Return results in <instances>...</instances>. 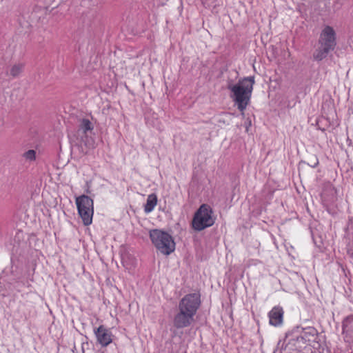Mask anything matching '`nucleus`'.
I'll return each instance as SVG.
<instances>
[{
	"label": "nucleus",
	"instance_id": "obj_9",
	"mask_svg": "<svg viewBox=\"0 0 353 353\" xmlns=\"http://www.w3.org/2000/svg\"><path fill=\"white\" fill-rule=\"evenodd\" d=\"M270 324L274 326L281 325L283 323V310L281 307L275 306L268 313Z\"/></svg>",
	"mask_w": 353,
	"mask_h": 353
},
{
	"label": "nucleus",
	"instance_id": "obj_13",
	"mask_svg": "<svg viewBox=\"0 0 353 353\" xmlns=\"http://www.w3.org/2000/svg\"><path fill=\"white\" fill-rule=\"evenodd\" d=\"M78 213L81 218L83 223L85 225H89L92 222V216L94 210H87L84 211V210L77 209Z\"/></svg>",
	"mask_w": 353,
	"mask_h": 353
},
{
	"label": "nucleus",
	"instance_id": "obj_17",
	"mask_svg": "<svg viewBox=\"0 0 353 353\" xmlns=\"http://www.w3.org/2000/svg\"><path fill=\"white\" fill-rule=\"evenodd\" d=\"M353 321V316H347L343 322V329L348 327L350 324Z\"/></svg>",
	"mask_w": 353,
	"mask_h": 353
},
{
	"label": "nucleus",
	"instance_id": "obj_12",
	"mask_svg": "<svg viewBox=\"0 0 353 353\" xmlns=\"http://www.w3.org/2000/svg\"><path fill=\"white\" fill-rule=\"evenodd\" d=\"M94 127L90 121L88 119H83L79 125L78 132L87 135L88 132H91Z\"/></svg>",
	"mask_w": 353,
	"mask_h": 353
},
{
	"label": "nucleus",
	"instance_id": "obj_16",
	"mask_svg": "<svg viewBox=\"0 0 353 353\" xmlns=\"http://www.w3.org/2000/svg\"><path fill=\"white\" fill-rule=\"evenodd\" d=\"M307 164L312 168H316L319 165V159L315 155L311 156L308 159Z\"/></svg>",
	"mask_w": 353,
	"mask_h": 353
},
{
	"label": "nucleus",
	"instance_id": "obj_8",
	"mask_svg": "<svg viewBox=\"0 0 353 353\" xmlns=\"http://www.w3.org/2000/svg\"><path fill=\"white\" fill-rule=\"evenodd\" d=\"M300 330H301V335L297 336L296 341H302L304 343L312 341L317 334L316 330L313 327H308L305 328L296 327L293 330V332H299Z\"/></svg>",
	"mask_w": 353,
	"mask_h": 353
},
{
	"label": "nucleus",
	"instance_id": "obj_5",
	"mask_svg": "<svg viewBox=\"0 0 353 353\" xmlns=\"http://www.w3.org/2000/svg\"><path fill=\"white\" fill-rule=\"evenodd\" d=\"M200 297L199 293L186 294L179 301L177 308L194 316L201 305Z\"/></svg>",
	"mask_w": 353,
	"mask_h": 353
},
{
	"label": "nucleus",
	"instance_id": "obj_14",
	"mask_svg": "<svg viewBox=\"0 0 353 353\" xmlns=\"http://www.w3.org/2000/svg\"><path fill=\"white\" fill-rule=\"evenodd\" d=\"M24 68V64L16 63L13 65L10 69V75L12 78H16L20 75Z\"/></svg>",
	"mask_w": 353,
	"mask_h": 353
},
{
	"label": "nucleus",
	"instance_id": "obj_6",
	"mask_svg": "<svg viewBox=\"0 0 353 353\" xmlns=\"http://www.w3.org/2000/svg\"><path fill=\"white\" fill-rule=\"evenodd\" d=\"M194 321V316L177 308V312L173 318V326L176 329H183L190 326Z\"/></svg>",
	"mask_w": 353,
	"mask_h": 353
},
{
	"label": "nucleus",
	"instance_id": "obj_2",
	"mask_svg": "<svg viewBox=\"0 0 353 353\" xmlns=\"http://www.w3.org/2000/svg\"><path fill=\"white\" fill-rule=\"evenodd\" d=\"M336 45V33L334 29L327 26L321 32L319 39V46L314 52L313 57L316 61L326 58L334 50Z\"/></svg>",
	"mask_w": 353,
	"mask_h": 353
},
{
	"label": "nucleus",
	"instance_id": "obj_7",
	"mask_svg": "<svg viewBox=\"0 0 353 353\" xmlns=\"http://www.w3.org/2000/svg\"><path fill=\"white\" fill-rule=\"evenodd\" d=\"M94 332L97 337V342L102 347H106L112 343V334L111 331L104 325H100L98 328L94 329Z\"/></svg>",
	"mask_w": 353,
	"mask_h": 353
},
{
	"label": "nucleus",
	"instance_id": "obj_15",
	"mask_svg": "<svg viewBox=\"0 0 353 353\" xmlns=\"http://www.w3.org/2000/svg\"><path fill=\"white\" fill-rule=\"evenodd\" d=\"M26 160L34 161L36 159V152L34 150H29L23 154Z\"/></svg>",
	"mask_w": 353,
	"mask_h": 353
},
{
	"label": "nucleus",
	"instance_id": "obj_4",
	"mask_svg": "<svg viewBox=\"0 0 353 353\" xmlns=\"http://www.w3.org/2000/svg\"><path fill=\"white\" fill-rule=\"evenodd\" d=\"M212 210L207 204L201 205L196 210L192 219V228L196 231H201L214 223Z\"/></svg>",
	"mask_w": 353,
	"mask_h": 353
},
{
	"label": "nucleus",
	"instance_id": "obj_20",
	"mask_svg": "<svg viewBox=\"0 0 353 353\" xmlns=\"http://www.w3.org/2000/svg\"><path fill=\"white\" fill-rule=\"evenodd\" d=\"M82 353H84V350H83V348H82Z\"/></svg>",
	"mask_w": 353,
	"mask_h": 353
},
{
	"label": "nucleus",
	"instance_id": "obj_3",
	"mask_svg": "<svg viewBox=\"0 0 353 353\" xmlns=\"http://www.w3.org/2000/svg\"><path fill=\"white\" fill-rule=\"evenodd\" d=\"M150 238L156 249L163 254L169 255L175 250L173 237L165 231L152 230L150 231Z\"/></svg>",
	"mask_w": 353,
	"mask_h": 353
},
{
	"label": "nucleus",
	"instance_id": "obj_18",
	"mask_svg": "<svg viewBox=\"0 0 353 353\" xmlns=\"http://www.w3.org/2000/svg\"><path fill=\"white\" fill-rule=\"evenodd\" d=\"M205 1H206V2H205V3H208V6H210V4H212V3H213V2H212V3L208 2V1H209V0H205Z\"/></svg>",
	"mask_w": 353,
	"mask_h": 353
},
{
	"label": "nucleus",
	"instance_id": "obj_10",
	"mask_svg": "<svg viewBox=\"0 0 353 353\" xmlns=\"http://www.w3.org/2000/svg\"><path fill=\"white\" fill-rule=\"evenodd\" d=\"M76 204L77 209L87 210H94L93 200L88 196L81 195L76 198Z\"/></svg>",
	"mask_w": 353,
	"mask_h": 353
},
{
	"label": "nucleus",
	"instance_id": "obj_1",
	"mask_svg": "<svg viewBox=\"0 0 353 353\" xmlns=\"http://www.w3.org/2000/svg\"><path fill=\"white\" fill-rule=\"evenodd\" d=\"M254 83V77H248L240 79L236 83L232 80L227 83V89L230 91V97L242 114L250 102Z\"/></svg>",
	"mask_w": 353,
	"mask_h": 353
},
{
	"label": "nucleus",
	"instance_id": "obj_11",
	"mask_svg": "<svg viewBox=\"0 0 353 353\" xmlns=\"http://www.w3.org/2000/svg\"><path fill=\"white\" fill-rule=\"evenodd\" d=\"M157 196L155 194H150L148 196L146 203L144 205L145 213L151 212L157 204Z\"/></svg>",
	"mask_w": 353,
	"mask_h": 353
},
{
	"label": "nucleus",
	"instance_id": "obj_19",
	"mask_svg": "<svg viewBox=\"0 0 353 353\" xmlns=\"http://www.w3.org/2000/svg\"><path fill=\"white\" fill-rule=\"evenodd\" d=\"M301 163H305V161H301Z\"/></svg>",
	"mask_w": 353,
	"mask_h": 353
}]
</instances>
